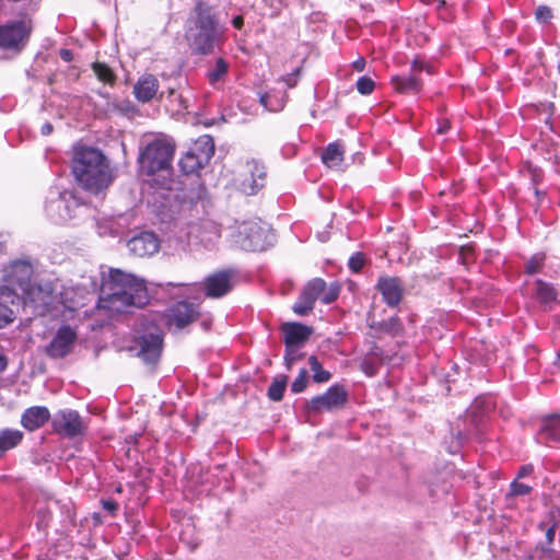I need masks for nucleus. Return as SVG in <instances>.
<instances>
[{
  "mask_svg": "<svg viewBox=\"0 0 560 560\" xmlns=\"http://www.w3.org/2000/svg\"><path fill=\"white\" fill-rule=\"evenodd\" d=\"M307 384H308V374H307V371L305 369H302L296 378L293 381V383L291 384V390L294 393V394H299V393H302L306 389L307 387Z\"/></svg>",
  "mask_w": 560,
  "mask_h": 560,
  "instance_id": "473e14b6",
  "label": "nucleus"
},
{
  "mask_svg": "<svg viewBox=\"0 0 560 560\" xmlns=\"http://www.w3.org/2000/svg\"><path fill=\"white\" fill-rule=\"evenodd\" d=\"M91 68L98 81L110 86L115 85L117 75L107 63L102 61H94L91 65Z\"/></svg>",
  "mask_w": 560,
  "mask_h": 560,
  "instance_id": "c85d7f7f",
  "label": "nucleus"
},
{
  "mask_svg": "<svg viewBox=\"0 0 560 560\" xmlns=\"http://www.w3.org/2000/svg\"><path fill=\"white\" fill-rule=\"evenodd\" d=\"M301 73V68L298 67L291 73H288L281 78V80L285 83L288 88H294L298 83L299 77Z\"/></svg>",
  "mask_w": 560,
  "mask_h": 560,
  "instance_id": "79ce46f5",
  "label": "nucleus"
},
{
  "mask_svg": "<svg viewBox=\"0 0 560 560\" xmlns=\"http://www.w3.org/2000/svg\"><path fill=\"white\" fill-rule=\"evenodd\" d=\"M75 340L77 332L69 325H63L57 330L45 352L54 359L63 358L71 352Z\"/></svg>",
  "mask_w": 560,
  "mask_h": 560,
  "instance_id": "4468645a",
  "label": "nucleus"
},
{
  "mask_svg": "<svg viewBox=\"0 0 560 560\" xmlns=\"http://www.w3.org/2000/svg\"><path fill=\"white\" fill-rule=\"evenodd\" d=\"M54 130V127L50 122H46L42 126L40 132L43 136H49Z\"/></svg>",
  "mask_w": 560,
  "mask_h": 560,
  "instance_id": "5fc2aeb1",
  "label": "nucleus"
},
{
  "mask_svg": "<svg viewBox=\"0 0 560 560\" xmlns=\"http://www.w3.org/2000/svg\"><path fill=\"white\" fill-rule=\"evenodd\" d=\"M247 171L252 176V179L249 180L248 185L252 189V192H254L258 187L262 186L261 183L257 182V178L262 180L266 176V172L262 166H260L257 162H248Z\"/></svg>",
  "mask_w": 560,
  "mask_h": 560,
  "instance_id": "2f4dec72",
  "label": "nucleus"
},
{
  "mask_svg": "<svg viewBox=\"0 0 560 560\" xmlns=\"http://www.w3.org/2000/svg\"><path fill=\"white\" fill-rule=\"evenodd\" d=\"M298 346H285L284 364L288 370H291L293 364L302 358V354L296 350Z\"/></svg>",
  "mask_w": 560,
  "mask_h": 560,
  "instance_id": "c9c22d12",
  "label": "nucleus"
},
{
  "mask_svg": "<svg viewBox=\"0 0 560 560\" xmlns=\"http://www.w3.org/2000/svg\"><path fill=\"white\" fill-rule=\"evenodd\" d=\"M8 365L7 357L3 354H0V372L4 371Z\"/></svg>",
  "mask_w": 560,
  "mask_h": 560,
  "instance_id": "bf43d9fd",
  "label": "nucleus"
},
{
  "mask_svg": "<svg viewBox=\"0 0 560 560\" xmlns=\"http://www.w3.org/2000/svg\"><path fill=\"white\" fill-rule=\"evenodd\" d=\"M451 128V122L447 118H442L438 121V128H436V132L439 135H444Z\"/></svg>",
  "mask_w": 560,
  "mask_h": 560,
  "instance_id": "49530a36",
  "label": "nucleus"
},
{
  "mask_svg": "<svg viewBox=\"0 0 560 560\" xmlns=\"http://www.w3.org/2000/svg\"><path fill=\"white\" fill-rule=\"evenodd\" d=\"M33 273L34 268L30 260H14L4 268L3 284L0 288L11 289L13 292H18L19 299L33 303L35 301L34 284L32 283Z\"/></svg>",
  "mask_w": 560,
  "mask_h": 560,
  "instance_id": "0eeeda50",
  "label": "nucleus"
},
{
  "mask_svg": "<svg viewBox=\"0 0 560 560\" xmlns=\"http://www.w3.org/2000/svg\"><path fill=\"white\" fill-rule=\"evenodd\" d=\"M552 10L547 5H538L535 11V19L538 23L546 24L552 19Z\"/></svg>",
  "mask_w": 560,
  "mask_h": 560,
  "instance_id": "e433bc0d",
  "label": "nucleus"
},
{
  "mask_svg": "<svg viewBox=\"0 0 560 560\" xmlns=\"http://www.w3.org/2000/svg\"><path fill=\"white\" fill-rule=\"evenodd\" d=\"M213 154V139L210 136H202L180 158L179 167L186 175L195 174L210 162Z\"/></svg>",
  "mask_w": 560,
  "mask_h": 560,
  "instance_id": "9d476101",
  "label": "nucleus"
},
{
  "mask_svg": "<svg viewBox=\"0 0 560 560\" xmlns=\"http://www.w3.org/2000/svg\"><path fill=\"white\" fill-rule=\"evenodd\" d=\"M345 147L340 141L329 143L322 152V162L328 167L337 170L345 160Z\"/></svg>",
  "mask_w": 560,
  "mask_h": 560,
  "instance_id": "5701e85b",
  "label": "nucleus"
},
{
  "mask_svg": "<svg viewBox=\"0 0 560 560\" xmlns=\"http://www.w3.org/2000/svg\"><path fill=\"white\" fill-rule=\"evenodd\" d=\"M348 401V392L341 384H334L324 394L312 397L306 402L308 412L322 413L342 408Z\"/></svg>",
  "mask_w": 560,
  "mask_h": 560,
  "instance_id": "9b49d317",
  "label": "nucleus"
},
{
  "mask_svg": "<svg viewBox=\"0 0 560 560\" xmlns=\"http://www.w3.org/2000/svg\"><path fill=\"white\" fill-rule=\"evenodd\" d=\"M357 91L362 95H370L375 89V82L368 75H362L358 79Z\"/></svg>",
  "mask_w": 560,
  "mask_h": 560,
  "instance_id": "72a5a7b5",
  "label": "nucleus"
},
{
  "mask_svg": "<svg viewBox=\"0 0 560 560\" xmlns=\"http://www.w3.org/2000/svg\"><path fill=\"white\" fill-rule=\"evenodd\" d=\"M51 424L56 433L69 439L83 435L86 431V424L81 416L78 411L70 409L56 413Z\"/></svg>",
  "mask_w": 560,
  "mask_h": 560,
  "instance_id": "ddd939ff",
  "label": "nucleus"
},
{
  "mask_svg": "<svg viewBox=\"0 0 560 560\" xmlns=\"http://www.w3.org/2000/svg\"><path fill=\"white\" fill-rule=\"evenodd\" d=\"M59 56L66 62H70V61L73 60V52H72V50L67 49V48L60 49L59 50Z\"/></svg>",
  "mask_w": 560,
  "mask_h": 560,
  "instance_id": "09e8293b",
  "label": "nucleus"
},
{
  "mask_svg": "<svg viewBox=\"0 0 560 560\" xmlns=\"http://www.w3.org/2000/svg\"><path fill=\"white\" fill-rule=\"evenodd\" d=\"M545 257L542 255H534L525 265V272L535 275L540 271Z\"/></svg>",
  "mask_w": 560,
  "mask_h": 560,
  "instance_id": "f704fd0d",
  "label": "nucleus"
},
{
  "mask_svg": "<svg viewBox=\"0 0 560 560\" xmlns=\"http://www.w3.org/2000/svg\"><path fill=\"white\" fill-rule=\"evenodd\" d=\"M31 35V27L23 20L0 25V48L21 52Z\"/></svg>",
  "mask_w": 560,
  "mask_h": 560,
  "instance_id": "f8f14e48",
  "label": "nucleus"
},
{
  "mask_svg": "<svg viewBox=\"0 0 560 560\" xmlns=\"http://www.w3.org/2000/svg\"><path fill=\"white\" fill-rule=\"evenodd\" d=\"M287 384H288L287 375H280L278 377H275L268 388V392H267L268 398L272 401L282 400L284 390L287 388Z\"/></svg>",
  "mask_w": 560,
  "mask_h": 560,
  "instance_id": "c756f323",
  "label": "nucleus"
},
{
  "mask_svg": "<svg viewBox=\"0 0 560 560\" xmlns=\"http://www.w3.org/2000/svg\"><path fill=\"white\" fill-rule=\"evenodd\" d=\"M370 328L376 334L388 335L393 338L400 337L405 334L404 324L398 316H392L388 319L372 323Z\"/></svg>",
  "mask_w": 560,
  "mask_h": 560,
  "instance_id": "b1692460",
  "label": "nucleus"
},
{
  "mask_svg": "<svg viewBox=\"0 0 560 560\" xmlns=\"http://www.w3.org/2000/svg\"><path fill=\"white\" fill-rule=\"evenodd\" d=\"M21 422L25 429L30 431L35 430V406H32L25 410Z\"/></svg>",
  "mask_w": 560,
  "mask_h": 560,
  "instance_id": "ea45409f",
  "label": "nucleus"
},
{
  "mask_svg": "<svg viewBox=\"0 0 560 560\" xmlns=\"http://www.w3.org/2000/svg\"><path fill=\"white\" fill-rule=\"evenodd\" d=\"M102 506L112 516H114L118 510V503L113 499L102 500Z\"/></svg>",
  "mask_w": 560,
  "mask_h": 560,
  "instance_id": "a18cd8bd",
  "label": "nucleus"
},
{
  "mask_svg": "<svg viewBox=\"0 0 560 560\" xmlns=\"http://www.w3.org/2000/svg\"><path fill=\"white\" fill-rule=\"evenodd\" d=\"M175 152V144L164 138L150 141L139 154V166L142 174L152 176L168 171Z\"/></svg>",
  "mask_w": 560,
  "mask_h": 560,
  "instance_id": "39448f33",
  "label": "nucleus"
},
{
  "mask_svg": "<svg viewBox=\"0 0 560 560\" xmlns=\"http://www.w3.org/2000/svg\"><path fill=\"white\" fill-rule=\"evenodd\" d=\"M269 98L270 96L268 93L261 94L259 97L260 104L268 110H275V108H272L270 105Z\"/></svg>",
  "mask_w": 560,
  "mask_h": 560,
  "instance_id": "3c124183",
  "label": "nucleus"
},
{
  "mask_svg": "<svg viewBox=\"0 0 560 560\" xmlns=\"http://www.w3.org/2000/svg\"><path fill=\"white\" fill-rule=\"evenodd\" d=\"M530 491H532L530 486L523 483V482H518L517 480H514V481H512V483L510 486L509 495L510 497L526 495Z\"/></svg>",
  "mask_w": 560,
  "mask_h": 560,
  "instance_id": "4c0bfd02",
  "label": "nucleus"
},
{
  "mask_svg": "<svg viewBox=\"0 0 560 560\" xmlns=\"http://www.w3.org/2000/svg\"><path fill=\"white\" fill-rule=\"evenodd\" d=\"M21 422L25 429L30 431L35 430V406H32L25 410Z\"/></svg>",
  "mask_w": 560,
  "mask_h": 560,
  "instance_id": "58836bf2",
  "label": "nucleus"
},
{
  "mask_svg": "<svg viewBox=\"0 0 560 560\" xmlns=\"http://www.w3.org/2000/svg\"><path fill=\"white\" fill-rule=\"evenodd\" d=\"M9 102H10V98H3V100H1V102H0V109H1L2 112H9V110H10Z\"/></svg>",
  "mask_w": 560,
  "mask_h": 560,
  "instance_id": "4d7b16f0",
  "label": "nucleus"
},
{
  "mask_svg": "<svg viewBox=\"0 0 560 560\" xmlns=\"http://www.w3.org/2000/svg\"><path fill=\"white\" fill-rule=\"evenodd\" d=\"M23 440V432L18 429H0V457L16 447Z\"/></svg>",
  "mask_w": 560,
  "mask_h": 560,
  "instance_id": "bb28decb",
  "label": "nucleus"
},
{
  "mask_svg": "<svg viewBox=\"0 0 560 560\" xmlns=\"http://www.w3.org/2000/svg\"><path fill=\"white\" fill-rule=\"evenodd\" d=\"M366 61L363 57L358 58L353 63L352 67L354 70L361 72L365 69Z\"/></svg>",
  "mask_w": 560,
  "mask_h": 560,
  "instance_id": "8fccbe9b",
  "label": "nucleus"
},
{
  "mask_svg": "<svg viewBox=\"0 0 560 560\" xmlns=\"http://www.w3.org/2000/svg\"><path fill=\"white\" fill-rule=\"evenodd\" d=\"M139 351L138 355L148 364H155L163 349V334L142 335L137 340Z\"/></svg>",
  "mask_w": 560,
  "mask_h": 560,
  "instance_id": "f3484780",
  "label": "nucleus"
},
{
  "mask_svg": "<svg viewBox=\"0 0 560 560\" xmlns=\"http://www.w3.org/2000/svg\"><path fill=\"white\" fill-rule=\"evenodd\" d=\"M459 255L462 261L467 264L468 261L474 259V247L471 245H465L460 247Z\"/></svg>",
  "mask_w": 560,
  "mask_h": 560,
  "instance_id": "37998d69",
  "label": "nucleus"
},
{
  "mask_svg": "<svg viewBox=\"0 0 560 560\" xmlns=\"http://www.w3.org/2000/svg\"><path fill=\"white\" fill-rule=\"evenodd\" d=\"M50 419V412L46 407L37 406V428L42 427Z\"/></svg>",
  "mask_w": 560,
  "mask_h": 560,
  "instance_id": "c03bdc74",
  "label": "nucleus"
},
{
  "mask_svg": "<svg viewBox=\"0 0 560 560\" xmlns=\"http://www.w3.org/2000/svg\"><path fill=\"white\" fill-rule=\"evenodd\" d=\"M376 290L389 307H396L402 301L404 283L398 277L381 276L376 283Z\"/></svg>",
  "mask_w": 560,
  "mask_h": 560,
  "instance_id": "dca6fc26",
  "label": "nucleus"
},
{
  "mask_svg": "<svg viewBox=\"0 0 560 560\" xmlns=\"http://www.w3.org/2000/svg\"><path fill=\"white\" fill-rule=\"evenodd\" d=\"M93 518H94L96 522H100V515H98V514H96V513H95V514L93 515Z\"/></svg>",
  "mask_w": 560,
  "mask_h": 560,
  "instance_id": "0e129e2a",
  "label": "nucleus"
},
{
  "mask_svg": "<svg viewBox=\"0 0 560 560\" xmlns=\"http://www.w3.org/2000/svg\"><path fill=\"white\" fill-rule=\"evenodd\" d=\"M390 83L396 92L402 94H417L422 89V82L416 75H394Z\"/></svg>",
  "mask_w": 560,
  "mask_h": 560,
  "instance_id": "393cba45",
  "label": "nucleus"
},
{
  "mask_svg": "<svg viewBox=\"0 0 560 560\" xmlns=\"http://www.w3.org/2000/svg\"><path fill=\"white\" fill-rule=\"evenodd\" d=\"M535 195L538 199L542 198L545 196V192L540 191L537 187H535Z\"/></svg>",
  "mask_w": 560,
  "mask_h": 560,
  "instance_id": "680f3d73",
  "label": "nucleus"
},
{
  "mask_svg": "<svg viewBox=\"0 0 560 560\" xmlns=\"http://www.w3.org/2000/svg\"><path fill=\"white\" fill-rule=\"evenodd\" d=\"M149 302V293L143 279L120 269H110L102 284V295L97 306L109 308V304L143 307Z\"/></svg>",
  "mask_w": 560,
  "mask_h": 560,
  "instance_id": "7ed1b4c3",
  "label": "nucleus"
},
{
  "mask_svg": "<svg viewBox=\"0 0 560 560\" xmlns=\"http://www.w3.org/2000/svg\"><path fill=\"white\" fill-rule=\"evenodd\" d=\"M49 517H50V512H45V513L43 514V522H44V521H45V522H46V521H48V518H49Z\"/></svg>",
  "mask_w": 560,
  "mask_h": 560,
  "instance_id": "e2e57ef3",
  "label": "nucleus"
},
{
  "mask_svg": "<svg viewBox=\"0 0 560 560\" xmlns=\"http://www.w3.org/2000/svg\"><path fill=\"white\" fill-rule=\"evenodd\" d=\"M200 316V304L187 300L177 301L163 312L165 327L174 332L185 329L197 322Z\"/></svg>",
  "mask_w": 560,
  "mask_h": 560,
  "instance_id": "1a4fd4ad",
  "label": "nucleus"
},
{
  "mask_svg": "<svg viewBox=\"0 0 560 560\" xmlns=\"http://www.w3.org/2000/svg\"><path fill=\"white\" fill-rule=\"evenodd\" d=\"M159 88L160 84L156 77L147 73L141 75L133 85V95L139 102L149 103L155 97Z\"/></svg>",
  "mask_w": 560,
  "mask_h": 560,
  "instance_id": "4be33fe9",
  "label": "nucleus"
},
{
  "mask_svg": "<svg viewBox=\"0 0 560 560\" xmlns=\"http://www.w3.org/2000/svg\"><path fill=\"white\" fill-rule=\"evenodd\" d=\"M27 303L19 299L18 292L0 288V329L12 324L16 318L19 307Z\"/></svg>",
  "mask_w": 560,
  "mask_h": 560,
  "instance_id": "2eb2a0df",
  "label": "nucleus"
},
{
  "mask_svg": "<svg viewBox=\"0 0 560 560\" xmlns=\"http://www.w3.org/2000/svg\"><path fill=\"white\" fill-rule=\"evenodd\" d=\"M310 369L313 372V381L315 383H326L331 378L330 372L323 369L317 357L311 355L308 358Z\"/></svg>",
  "mask_w": 560,
  "mask_h": 560,
  "instance_id": "7c9ffc66",
  "label": "nucleus"
},
{
  "mask_svg": "<svg viewBox=\"0 0 560 560\" xmlns=\"http://www.w3.org/2000/svg\"><path fill=\"white\" fill-rule=\"evenodd\" d=\"M233 273L230 270H220L209 275L203 280L205 294L208 298L218 299L232 290Z\"/></svg>",
  "mask_w": 560,
  "mask_h": 560,
  "instance_id": "a211bd4d",
  "label": "nucleus"
},
{
  "mask_svg": "<svg viewBox=\"0 0 560 560\" xmlns=\"http://www.w3.org/2000/svg\"><path fill=\"white\" fill-rule=\"evenodd\" d=\"M127 246L133 256L144 258L158 253L160 241L153 232H142L130 238Z\"/></svg>",
  "mask_w": 560,
  "mask_h": 560,
  "instance_id": "6ab92c4d",
  "label": "nucleus"
},
{
  "mask_svg": "<svg viewBox=\"0 0 560 560\" xmlns=\"http://www.w3.org/2000/svg\"><path fill=\"white\" fill-rule=\"evenodd\" d=\"M536 294L540 304L545 310H551L552 304L557 301V291L552 284L540 279L536 281Z\"/></svg>",
  "mask_w": 560,
  "mask_h": 560,
  "instance_id": "cd10ccee",
  "label": "nucleus"
},
{
  "mask_svg": "<svg viewBox=\"0 0 560 560\" xmlns=\"http://www.w3.org/2000/svg\"><path fill=\"white\" fill-rule=\"evenodd\" d=\"M73 293L71 288H63L58 279H40L37 282V315L63 313L65 310L74 311L77 305L70 298Z\"/></svg>",
  "mask_w": 560,
  "mask_h": 560,
  "instance_id": "20e7f679",
  "label": "nucleus"
},
{
  "mask_svg": "<svg viewBox=\"0 0 560 560\" xmlns=\"http://www.w3.org/2000/svg\"><path fill=\"white\" fill-rule=\"evenodd\" d=\"M276 242L273 231L262 222H245L238 231L237 243L247 252H264Z\"/></svg>",
  "mask_w": 560,
  "mask_h": 560,
  "instance_id": "6e6552de",
  "label": "nucleus"
},
{
  "mask_svg": "<svg viewBox=\"0 0 560 560\" xmlns=\"http://www.w3.org/2000/svg\"><path fill=\"white\" fill-rule=\"evenodd\" d=\"M281 331L284 335V345L302 346L306 342L313 334V328L298 322L284 323L281 326Z\"/></svg>",
  "mask_w": 560,
  "mask_h": 560,
  "instance_id": "412c9836",
  "label": "nucleus"
},
{
  "mask_svg": "<svg viewBox=\"0 0 560 560\" xmlns=\"http://www.w3.org/2000/svg\"><path fill=\"white\" fill-rule=\"evenodd\" d=\"M232 25L236 30H241L244 26V19H243V16L242 15L234 16L233 20H232Z\"/></svg>",
  "mask_w": 560,
  "mask_h": 560,
  "instance_id": "864d4df0",
  "label": "nucleus"
},
{
  "mask_svg": "<svg viewBox=\"0 0 560 560\" xmlns=\"http://www.w3.org/2000/svg\"><path fill=\"white\" fill-rule=\"evenodd\" d=\"M9 234L0 232V254L5 250Z\"/></svg>",
  "mask_w": 560,
  "mask_h": 560,
  "instance_id": "603ef678",
  "label": "nucleus"
},
{
  "mask_svg": "<svg viewBox=\"0 0 560 560\" xmlns=\"http://www.w3.org/2000/svg\"><path fill=\"white\" fill-rule=\"evenodd\" d=\"M541 177H542L541 172H540V171H538V170H534V172H533V182H534V184H535V185H536L538 182H540V180H541Z\"/></svg>",
  "mask_w": 560,
  "mask_h": 560,
  "instance_id": "13d9d810",
  "label": "nucleus"
},
{
  "mask_svg": "<svg viewBox=\"0 0 560 560\" xmlns=\"http://www.w3.org/2000/svg\"><path fill=\"white\" fill-rule=\"evenodd\" d=\"M71 171L78 184L92 194L107 189L114 180L107 158L101 150L92 147L73 148Z\"/></svg>",
  "mask_w": 560,
  "mask_h": 560,
  "instance_id": "f03ea898",
  "label": "nucleus"
},
{
  "mask_svg": "<svg viewBox=\"0 0 560 560\" xmlns=\"http://www.w3.org/2000/svg\"><path fill=\"white\" fill-rule=\"evenodd\" d=\"M537 440L546 446L560 448V413L549 415L541 420Z\"/></svg>",
  "mask_w": 560,
  "mask_h": 560,
  "instance_id": "aec40b11",
  "label": "nucleus"
},
{
  "mask_svg": "<svg viewBox=\"0 0 560 560\" xmlns=\"http://www.w3.org/2000/svg\"><path fill=\"white\" fill-rule=\"evenodd\" d=\"M555 528L553 527H549L546 532V538L548 540L549 544H551L555 539Z\"/></svg>",
  "mask_w": 560,
  "mask_h": 560,
  "instance_id": "6e6d98bb",
  "label": "nucleus"
},
{
  "mask_svg": "<svg viewBox=\"0 0 560 560\" xmlns=\"http://www.w3.org/2000/svg\"><path fill=\"white\" fill-rule=\"evenodd\" d=\"M558 354H559V358H560V352Z\"/></svg>",
  "mask_w": 560,
  "mask_h": 560,
  "instance_id": "69168bd1",
  "label": "nucleus"
},
{
  "mask_svg": "<svg viewBox=\"0 0 560 560\" xmlns=\"http://www.w3.org/2000/svg\"><path fill=\"white\" fill-rule=\"evenodd\" d=\"M230 65L222 58L218 57L214 60V65L207 71V80L210 85L218 88L219 83H223L229 74Z\"/></svg>",
  "mask_w": 560,
  "mask_h": 560,
  "instance_id": "a878e982",
  "label": "nucleus"
},
{
  "mask_svg": "<svg viewBox=\"0 0 560 560\" xmlns=\"http://www.w3.org/2000/svg\"><path fill=\"white\" fill-rule=\"evenodd\" d=\"M412 69H413V70H422V63H421V62H419L418 60H415V61L412 62Z\"/></svg>",
  "mask_w": 560,
  "mask_h": 560,
  "instance_id": "052dcab7",
  "label": "nucleus"
},
{
  "mask_svg": "<svg viewBox=\"0 0 560 560\" xmlns=\"http://www.w3.org/2000/svg\"><path fill=\"white\" fill-rule=\"evenodd\" d=\"M365 264V258L362 253H355L349 259V269L353 272H359L362 270Z\"/></svg>",
  "mask_w": 560,
  "mask_h": 560,
  "instance_id": "a19ab883",
  "label": "nucleus"
},
{
  "mask_svg": "<svg viewBox=\"0 0 560 560\" xmlns=\"http://www.w3.org/2000/svg\"><path fill=\"white\" fill-rule=\"evenodd\" d=\"M534 471V467L533 465L528 464V465H524L522 466L520 469H518V472H517V478H524V477H527L529 475H532Z\"/></svg>",
  "mask_w": 560,
  "mask_h": 560,
  "instance_id": "de8ad7c7",
  "label": "nucleus"
},
{
  "mask_svg": "<svg viewBox=\"0 0 560 560\" xmlns=\"http://www.w3.org/2000/svg\"><path fill=\"white\" fill-rule=\"evenodd\" d=\"M225 28L220 24L218 12L203 0H198L188 20L185 38L191 55L208 56L224 43Z\"/></svg>",
  "mask_w": 560,
  "mask_h": 560,
  "instance_id": "f257e3e1",
  "label": "nucleus"
},
{
  "mask_svg": "<svg viewBox=\"0 0 560 560\" xmlns=\"http://www.w3.org/2000/svg\"><path fill=\"white\" fill-rule=\"evenodd\" d=\"M340 287L337 283L327 288L320 278H313L303 287L292 311L299 316H305L314 310L315 302L320 300L324 304H330L337 300Z\"/></svg>",
  "mask_w": 560,
  "mask_h": 560,
  "instance_id": "423d86ee",
  "label": "nucleus"
}]
</instances>
